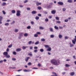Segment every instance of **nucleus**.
I'll use <instances>...</instances> for the list:
<instances>
[{
    "mask_svg": "<svg viewBox=\"0 0 76 76\" xmlns=\"http://www.w3.org/2000/svg\"><path fill=\"white\" fill-rule=\"evenodd\" d=\"M32 44V41H30L28 42V44L29 45H30Z\"/></svg>",
    "mask_w": 76,
    "mask_h": 76,
    "instance_id": "a18cd8bd",
    "label": "nucleus"
},
{
    "mask_svg": "<svg viewBox=\"0 0 76 76\" xmlns=\"http://www.w3.org/2000/svg\"><path fill=\"white\" fill-rule=\"evenodd\" d=\"M45 46L46 48H49L50 47L48 45H45Z\"/></svg>",
    "mask_w": 76,
    "mask_h": 76,
    "instance_id": "7c9ffc66",
    "label": "nucleus"
},
{
    "mask_svg": "<svg viewBox=\"0 0 76 76\" xmlns=\"http://www.w3.org/2000/svg\"><path fill=\"white\" fill-rule=\"evenodd\" d=\"M27 29H31V27L30 26H28L27 27Z\"/></svg>",
    "mask_w": 76,
    "mask_h": 76,
    "instance_id": "c9c22d12",
    "label": "nucleus"
},
{
    "mask_svg": "<svg viewBox=\"0 0 76 76\" xmlns=\"http://www.w3.org/2000/svg\"><path fill=\"white\" fill-rule=\"evenodd\" d=\"M69 44L70 45V47L71 48L73 47H74V45L73 44H72V43L70 42L69 43Z\"/></svg>",
    "mask_w": 76,
    "mask_h": 76,
    "instance_id": "423d86ee",
    "label": "nucleus"
},
{
    "mask_svg": "<svg viewBox=\"0 0 76 76\" xmlns=\"http://www.w3.org/2000/svg\"><path fill=\"white\" fill-rule=\"evenodd\" d=\"M12 44L8 46V48H12Z\"/></svg>",
    "mask_w": 76,
    "mask_h": 76,
    "instance_id": "c85d7f7f",
    "label": "nucleus"
},
{
    "mask_svg": "<svg viewBox=\"0 0 76 76\" xmlns=\"http://www.w3.org/2000/svg\"><path fill=\"white\" fill-rule=\"evenodd\" d=\"M75 39H74V40L75 41V42H76V36H75Z\"/></svg>",
    "mask_w": 76,
    "mask_h": 76,
    "instance_id": "69168bd1",
    "label": "nucleus"
},
{
    "mask_svg": "<svg viewBox=\"0 0 76 76\" xmlns=\"http://www.w3.org/2000/svg\"><path fill=\"white\" fill-rule=\"evenodd\" d=\"M34 49H38V47L37 46L34 47Z\"/></svg>",
    "mask_w": 76,
    "mask_h": 76,
    "instance_id": "13d9d810",
    "label": "nucleus"
},
{
    "mask_svg": "<svg viewBox=\"0 0 76 76\" xmlns=\"http://www.w3.org/2000/svg\"><path fill=\"white\" fill-rule=\"evenodd\" d=\"M45 21L46 22H48V18H47L46 19H45Z\"/></svg>",
    "mask_w": 76,
    "mask_h": 76,
    "instance_id": "3c124183",
    "label": "nucleus"
},
{
    "mask_svg": "<svg viewBox=\"0 0 76 76\" xmlns=\"http://www.w3.org/2000/svg\"><path fill=\"white\" fill-rule=\"evenodd\" d=\"M3 14H4V15H6V13L5 12V11H2Z\"/></svg>",
    "mask_w": 76,
    "mask_h": 76,
    "instance_id": "c03bdc74",
    "label": "nucleus"
},
{
    "mask_svg": "<svg viewBox=\"0 0 76 76\" xmlns=\"http://www.w3.org/2000/svg\"><path fill=\"white\" fill-rule=\"evenodd\" d=\"M37 9L38 10H41V7H38Z\"/></svg>",
    "mask_w": 76,
    "mask_h": 76,
    "instance_id": "58836bf2",
    "label": "nucleus"
},
{
    "mask_svg": "<svg viewBox=\"0 0 76 76\" xmlns=\"http://www.w3.org/2000/svg\"><path fill=\"white\" fill-rule=\"evenodd\" d=\"M66 67H70V65H69L67 64H66L65 65Z\"/></svg>",
    "mask_w": 76,
    "mask_h": 76,
    "instance_id": "aec40b11",
    "label": "nucleus"
},
{
    "mask_svg": "<svg viewBox=\"0 0 76 76\" xmlns=\"http://www.w3.org/2000/svg\"><path fill=\"white\" fill-rule=\"evenodd\" d=\"M11 12L12 13H15L16 11L15 10H12L11 11Z\"/></svg>",
    "mask_w": 76,
    "mask_h": 76,
    "instance_id": "393cba45",
    "label": "nucleus"
},
{
    "mask_svg": "<svg viewBox=\"0 0 76 76\" xmlns=\"http://www.w3.org/2000/svg\"><path fill=\"white\" fill-rule=\"evenodd\" d=\"M28 2V0H26L24 1V3H27Z\"/></svg>",
    "mask_w": 76,
    "mask_h": 76,
    "instance_id": "e2e57ef3",
    "label": "nucleus"
},
{
    "mask_svg": "<svg viewBox=\"0 0 76 76\" xmlns=\"http://www.w3.org/2000/svg\"><path fill=\"white\" fill-rule=\"evenodd\" d=\"M13 54H14V55H16V52L14 51L13 52Z\"/></svg>",
    "mask_w": 76,
    "mask_h": 76,
    "instance_id": "a19ab883",
    "label": "nucleus"
},
{
    "mask_svg": "<svg viewBox=\"0 0 76 76\" xmlns=\"http://www.w3.org/2000/svg\"><path fill=\"white\" fill-rule=\"evenodd\" d=\"M68 20L67 19H65L64 20V21L65 22H68Z\"/></svg>",
    "mask_w": 76,
    "mask_h": 76,
    "instance_id": "09e8293b",
    "label": "nucleus"
},
{
    "mask_svg": "<svg viewBox=\"0 0 76 76\" xmlns=\"http://www.w3.org/2000/svg\"><path fill=\"white\" fill-rule=\"evenodd\" d=\"M16 60V59L15 58H12V61H15V60Z\"/></svg>",
    "mask_w": 76,
    "mask_h": 76,
    "instance_id": "ea45409f",
    "label": "nucleus"
},
{
    "mask_svg": "<svg viewBox=\"0 0 76 76\" xmlns=\"http://www.w3.org/2000/svg\"><path fill=\"white\" fill-rule=\"evenodd\" d=\"M41 41H42V42H44L45 41V39H41Z\"/></svg>",
    "mask_w": 76,
    "mask_h": 76,
    "instance_id": "412c9836",
    "label": "nucleus"
},
{
    "mask_svg": "<svg viewBox=\"0 0 76 76\" xmlns=\"http://www.w3.org/2000/svg\"><path fill=\"white\" fill-rule=\"evenodd\" d=\"M43 13H44V14H48V12L46 11H44Z\"/></svg>",
    "mask_w": 76,
    "mask_h": 76,
    "instance_id": "37998d69",
    "label": "nucleus"
},
{
    "mask_svg": "<svg viewBox=\"0 0 76 76\" xmlns=\"http://www.w3.org/2000/svg\"><path fill=\"white\" fill-rule=\"evenodd\" d=\"M34 37H38V34H34Z\"/></svg>",
    "mask_w": 76,
    "mask_h": 76,
    "instance_id": "72a5a7b5",
    "label": "nucleus"
},
{
    "mask_svg": "<svg viewBox=\"0 0 76 76\" xmlns=\"http://www.w3.org/2000/svg\"><path fill=\"white\" fill-rule=\"evenodd\" d=\"M31 13L33 15H35V14H36V13H37V12L35 11H33Z\"/></svg>",
    "mask_w": 76,
    "mask_h": 76,
    "instance_id": "0eeeda50",
    "label": "nucleus"
},
{
    "mask_svg": "<svg viewBox=\"0 0 76 76\" xmlns=\"http://www.w3.org/2000/svg\"><path fill=\"white\" fill-rule=\"evenodd\" d=\"M56 11L55 10H53L51 12V13L52 14H53V15H54L56 13Z\"/></svg>",
    "mask_w": 76,
    "mask_h": 76,
    "instance_id": "20e7f679",
    "label": "nucleus"
},
{
    "mask_svg": "<svg viewBox=\"0 0 76 76\" xmlns=\"http://www.w3.org/2000/svg\"><path fill=\"white\" fill-rule=\"evenodd\" d=\"M6 4H7L6 2H4L2 3V4L1 5L2 6H5V5H6Z\"/></svg>",
    "mask_w": 76,
    "mask_h": 76,
    "instance_id": "ddd939ff",
    "label": "nucleus"
},
{
    "mask_svg": "<svg viewBox=\"0 0 76 76\" xmlns=\"http://www.w3.org/2000/svg\"><path fill=\"white\" fill-rule=\"evenodd\" d=\"M58 37L59 38L61 39V38H63V36L61 34H59L58 35Z\"/></svg>",
    "mask_w": 76,
    "mask_h": 76,
    "instance_id": "9d476101",
    "label": "nucleus"
},
{
    "mask_svg": "<svg viewBox=\"0 0 76 76\" xmlns=\"http://www.w3.org/2000/svg\"><path fill=\"white\" fill-rule=\"evenodd\" d=\"M54 28L56 29H58V27L57 26H54Z\"/></svg>",
    "mask_w": 76,
    "mask_h": 76,
    "instance_id": "cd10ccee",
    "label": "nucleus"
},
{
    "mask_svg": "<svg viewBox=\"0 0 76 76\" xmlns=\"http://www.w3.org/2000/svg\"><path fill=\"white\" fill-rule=\"evenodd\" d=\"M34 53H37V52H38V50H35L34 51Z\"/></svg>",
    "mask_w": 76,
    "mask_h": 76,
    "instance_id": "6e6d98bb",
    "label": "nucleus"
},
{
    "mask_svg": "<svg viewBox=\"0 0 76 76\" xmlns=\"http://www.w3.org/2000/svg\"><path fill=\"white\" fill-rule=\"evenodd\" d=\"M51 61L52 64L54 65H55V66L59 65L60 64V61H58V62H57V60L55 59L52 60H51Z\"/></svg>",
    "mask_w": 76,
    "mask_h": 76,
    "instance_id": "f257e3e1",
    "label": "nucleus"
},
{
    "mask_svg": "<svg viewBox=\"0 0 76 76\" xmlns=\"http://www.w3.org/2000/svg\"><path fill=\"white\" fill-rule=\"evenodd\" d=\"M50 37L51 38H53L54 37V35L53 34L50 35Z\"/></svg>",
    "mask_w": 76,
    "mask_h": 76,
    "instance_id": "6ab92c4d",
    "label": "nucleus"
},
{
    "mask_svg": "<svg viewBox=\"0 0 76 76\" xmlns=\"http://www.w3.org/2000/svg\"><path fill=\"white\" fill-rule=\"evenodd\" d=\"M3 20V17L2 16H0V22H1Z\"/></svg>",
    "mask_w": 76,
    "mask_h": 76,
    "instance_id": "4be33fe9",
    "label": "nucleus"
},
{
    "mask_svg": "<svg viewBox=\"0 0 76 76\" xmlns=\"http://www.w3.org/2000/svg\"><path fill=\"white\" fill-rule=\"evenodd\" d=\"M35 19L36 20H38V19H39V17L38 16H36Z\"/></svg>",
    "mask_w": 76,
    "mask_h": 76,
    "instance_id": "bb28decb",
    "label": "nucleus"
},
{
    "mask_svg": "<svg viewBox=\"0 0 76 76\" xmlns=\"http://www.w3.org/2000/svg\"><path fill=\"white\" fill-rule=\"evenodd\" d=\"M15 23V21H13V22L11 23V25H13V24Z\"/></svg>",
    "mask_w": 76,
    "mask_h": 76,
    "instance_id": "4c0bfd02",
    "label": "nucleus"
},
{
    "mask_svg": "<svg viewBox=\"0 0 76 76\" xmlns=\"http://www.w3.org/2000/svg\"><path fill=\"white\" fill-rule=\"evenodd\" d=\"M58 4L59 5H63V2H58Z\"/></svg>",
    "mask_w": 76,
    "mask_h": 76,
    "instance_id": "39448f33",
    "label": "nucleus"
},
{
    "mask_svg": "<svg viewBox=\"0 0 76 76\" xmlns=\"http://www.w3.org/2000/svg\"><path fill=\"white\" fill-rule=\"evenodd\" d=\"M56 23H60L61 22H60V21H56Z\"/></svg>",
    "mask_w": 76,
    "mask_h": 76,
    "instance_id": "de8ad7c7",
    "label": "nucleus"
},
{
    "mask_svg": "<svg viewBox=\"0 0 76 76\" xmlns=\"http://www.w3.org/2000/svg\"><path fill=\"white\" fill-rule=\"evenodd\" d=\"M39 44V41H38L35 43V45H38V44Z\"/></svg>",
    "mask_w": 76,
    "mask_h": 76,
    "instance_id": "c756f323",
    "label": "nucleus"
},
{
    "mask_svg": "<svg viewBox=\"0 0 76 76\" xmlns=\"http://www.w3.org/2000/svg\"><path fill=\"white\" fill-rule=\"evenodd\" d=\"M37 34H41V33H40V32H37Z\"/></svg>",
    "mask_w": 76,
    "mask_h": 76,
    "instance_id": "774afa93",
    "label": "nucleus"
},
{
    "mask_svg": "<svg viewBox=\"0 0 76 76\" xmlns=\"http://www.w3.org/2000/svg\"><path fill=\"white\" fill-rule=\"evenodd\" d=\"M23 72H27V69H24L23 70Z\"/></svg>",
    "mask_w": 76,
    "mask_h": 76,
    "instance_id": "338daca9",
    "label": "nucleus"
},
{
    "mask_svg": "<svg viewBox=\"0 0 76 76\" xmlns=\"http://www.w3.org/2000/svg\"><path fill=\"white\" fill-rule=\"evenodd\" d=\"M49 30L51 32H53V28L51 27L49 28Z\"/></svg>",
    "mask_w": 76,
    "mask_h": 76,
    "instance_id": "f8f14e48",
    "label": "nucleus"
},
{
    "mask_svg": "<svg viewBox=\"0 0 76 76\" xmlns=\"http://www.w3.org/2000/svg\"><path fill=\"white\" fill-rule=\"evenodd\" d=\"M48 48V49H47V51H50L51 50V48L50 47Z\"/></svg>",
    "mask_w": 76,
    "mask_h": 76,
    "instance_id": "4468645a",
    "label": "nucleus"
},
{
    "mask_svg": "<svg viewBox=\"0 0 76 76\" xmlns=\"http://www.w3.org/2000/svg\"><path fill=\"white\" fill-rule=\"evenodd\" d=\"M40 29L43 30L44 29V28L42 26H40L39 27Z\"/></svg>",
    "mask_w": 76,
    "mask_h": 76,
    "instance_id": "a878e982",
    "label": "nucleus"
},
{
    "mask_svg": "<svg viewBox=\"0 0 76 76\" xmlns=\"http://www.w3.org/2000/svg\"><path fill=\"white\" fill-rule=\"evenodd\" d=\"M28 46H23L22 47V48L23 50H25L26 49V48H28Z\"/></svg>",
    "mask_w": 76,
    "mask_h": 76,
    "instance_id": "6e6552de",
    "label": "nucleus"
},
{
    "mask_svg": "<svg viewBox=\"0 0 76 76\" xmlns=\"http://www.w3.org/2000/svg\"><path fill=\"white\" fill-rule=\"evenodd\" d=\"M5 26H8V25H9V23H7L5 24Z\"/></svg>",
    "mask_w": 76,
    "mask_h": 76,
    "instance_id": "2f4dec72",
    "label": "nucleus"
},
{
    "mask_svg": "<svg viewBox=\"0 0 76 76\" xmlns=\"http://www.w3.org/2000/svg\"><path fill=\"white\" fill-rule=\"evenodd\" d=\"M19 31V30L18 29H15V32H18Z\"/></svg>",
    "mask_w": 76,
    "mask_h": 76,
    "instance_id": "e433bc0d",
    "label": "nucleus"
},
{
    "mask_svg": "<svg viewBox=\"0 0 76 76\" xmlns=\"http://www.w3.org/2000/svg\"><path fill=\"white\" fill-rule=\"evenodd\" d=\"M41 5V3L37 2L36 3V5L37 6H38L39 5Z\"/></svg>",
    "mask_w": 76,
    "mask_h": 76,
    "instance_id": "2eb2a0df",
    "label": "nucleus"
},
{
    "mask_svg": "<svg viewBox=\"0 0 76 76\" xmlns=\"http://www.w3.org/2000/svg\"><path fill=\"white\" fill-rule=\"evenodd\" d=\"M38 16L41 17V16L42 15L41 14H38Z\"/></svg>",
    "mask_w": 76,
    "mask_h": 76,
    "instance_id": "4d7b16f0",
    "label": "nucleus"
},
{
    "mask_svg": "<svg viewBox=\"0 0 76 76\" xmlns=\"http://www.w3.org/2000/svg\"><path fill=\"white\" fill-rule=\"evenodd\" d=\"M28 66H31V65H32V63L31 62H29L28 63Z\"/></svg>",
    "mask_w": 76,
    "mask_h": 76,
    "instance_id": "f704fd0d",
    "label": "nucleus"
},
{
    "mask_svg": "<svg viewBox=\"0 0 76 76\" xmlns=\"http://www.w3.org/2000/svg\"><path fill=\"white\" fill-rule=\"evenodd\" d=\"M21 49H20V48H18V49H16V51L17 52H18L19 51H21Z\"/></svg>",
    "mask_w": 76,
    "mask_h": 76,
    "instance_id": "1a4fd4ad",
    "label": "nucleus"
},
{
    "mask_svg": "<svg viewBox=\"0 0 76 76\" xmlns=\"http://www.w3.org/2000/svg\"><path fill=\"white\" fill-rule=\"evenodd\" d=\"M40 51L41 52H44V49H41L40 50Z\"/></svg>",
    "mask_w": 76,
    "mask_h": 76,
    "instance_id": "473e14b6",
    "label": "nucleus"
},
{
    "mask_svg": "<svg viewBox=\"0 0 76 76\" xmlns=\"http://www.w3.org/2000/svg\"><path fill=\"white\" fill-rule=\"evenodd\" d=\"M29 57H27L26 58H25V61H28V60H29Z\"/></svg>",
    "mask_w": 76,
    "mask_h": 76,
    "instance_id": "9b49d317",
    "label": "nucleus"
},
{
    "mask_svg": "<svg viewBox=\"0 0 76 76\" xmlns=\"http://www.w3.org/2000/svg\"><path fill=\"white\" fill-rule=\"evenodd\" d=\"M67 1L68 3H72V2H73V1L72 0H68Z\"/></svg>",
    "mask_w": 76,
    "mask_h": 76,
    "instance_id": "dca6fc26",
    "label": "nucleus"
},
{
    "mask_svg": "<svg viewBox=\"0 0 76 76\" xmlns=\"http://www.w3.org/2000/svg\"><path fill=\"white\" fill-rule=\"evenodd\" d=\"M53 74V75H55L56 76H57V74H56V73L54 72H53L52 73Z\"/></svg>",
    "mask_w": 76,
    "mask_h": 76,
    "instance_id": "8fccbe9b",
    "label": "nucleus"
},
{
    "mask_svg": "<svg viewBox=\"0 0 76 76\" xmlns=\"http://www.w3.org/2000/svg\"><path fill=\"white\" fill-rule=\"evenodd\" d=\"M28 55L29 56H32V53H28Z\"/></svg>",
    "mask_w": 76,
    "mask_h": 76,
    "instance_id": "bf43d9fd",
    "label": "nucleus"
},
{
    "mask_svg": "<svg viewBox=\"0 0 76 76\" xmlns=\"http://www.w3.org/2000/svg\"><path fill=\"white\" fill-rule=\"evenodd\" d=\"M31 25H34V22L31 21Z\"/></svg>",
    "mask_w": 76,
    "mask_h": 76,
    "instance_id": "49530a36",
    "label": "nucleus"
},
{
    "mask_svg": "<svg viewBox=\"0 0 76 76\" xmlns=\"http://www.w3.org/2000/svg\"><path fill=\"white\" fill-rule=\"evenodd\" d=\"M21 38H22V37L20 36H19V37H18V39H21Z\"/></svg>",
    "mask_w": 76,
    "mask_h": 76,
    "instance_id": "0e129e2a",
    "label": "nucleus"
},
{
    "mask_svg": "<svg viewBox=\"0 0 76 76\" xmlns=\"http://www.w3.org/2000/svg\"><path fill=\"white\" fill-rule=\"evenodd\" d=\"M19 36L22 37L23 36V33H20L19 34Z\"/></svg>",
    "mask_w": 76,
    "mask_h": 76,
    "instance_id": "5701e85b",
    "label": "nucleus"
},
{
    "mask_svg": "<svg viewBox=\"0 0 76 76\" xmlns=\"http://www.w3.org/2000/svg\"><path fill=\"white\" fill-rule=\"evenodd\" d=\"M59 29H63V27L59 26Z\"/></svg>",
    "mask_w": 76,
    "mask_h": 76,
    "instance_id": "864d4df0",
    "label": "nucleus"
},
{
    "mask_svg": "<svg viewBox=\"0 0 76 76\" xmlns=\"http://www.w3.org/2000/svg\"><path fill=\"white\" fill-rule=\"evenodd\" d=\"M56 20H59V18L58 17H56Z\"/></svg>",
    "mask_w": 76,
    "mask_h": 76,
    "instance_id": "79ce46f5",
    "label": "nucleus"
},
{
    "mask_svg": "<svg viewBox=\"0 0 76 76\" xmlns=\"http://www.w3.org/2000/svg\"><path fill=\"white\" fill-rule=\"evenodd\" d=\"M72 42L73 44H76V41H75V40H72Z\"/></svg>",
    "mask_w": 76,
    "mask_h": 76,
    "instance_id": "f3484780",
    "label": "nucleus"
},
{
    "mask_svg": "<svg viewBox=\"0 0 76 76\" xmlns=\"http://www.w3.org/2000/svg\"><path fill=\"white\" fill-rule=\"evenodd\" d=\"M70 75L71 76H73V75H75V72H72L70 73Z\"/></svg>",
    "mask_w": 76,
    "mask_h": 76,
    "instance_id": "a211bd4d",
    "label": "nucleus"
},
{
    "mask_svg": "<svg viewBox=\"0 0 76 76\" xmlns=\"http://www.w3.org/2000/svg\"><path fill=\"white\" fill-rule=\"evenodd\" d=\"M3 55L6 56V58H10V55L8 54V53L7 52H4L3 53Z\"/></svg>",
    "mask_w": 76,
    "mask_h": 76,
    "instance_id": "f03ea898",
    "label": "nucleus"
},
{
    "mask_svg": "<svg viewBox=\"0 0 76 76\" xmlns=\"http://www.w3.org/2000/svg\"><path fill=\"white\" fill-rule=\"evenodd\" d=\"M68 38H69V37L67 36H66L65 37V39H67Z\"/></svg>",
    "mask_w": 76,
    "mask_h": 76,
    "instance_id": "052dcab7",
    "label": "nucleus"
},
{
    "mask_svg": "<svg viewBox=\"0 0 76 76\" xmlns=\"http://www.w3.org/2000/svg\"><path fill=\"white\" fill-rule=\"evenodd\" d=\"M24 37H28V34L27 33H25L24 34Z\"/></svg>",
    "mask_w": 76,
    "mask_h": 76,
    "instance_id": "b1692460",
    "label": "nucleus"
},
{
    "mask_svg": "<svg viewBox=\"0 0 76 76\" xmlns=\"http://www.w3.org/2000/svg\"><path fill=\"white\" fill-rule=\"evenodd\" d=\"M7 51V52H9V48H7V50H6Z\"/></svg>",
    "mask_w": 76,
    "mask_h": 76,
    "instance_id": "680f3d73",
    "label": "nucleus"
},
{
    "mask_svg": "<svg viewBox=\"0 0 76 76\" xmlns=\"http://www.w3.org/2000/svg\"><path fill=\"white\" fill-rule=\"evenodd\" d=\"M21 12L20 10H18L17 11V13L16 15L17 16H20V13Z\"/></svg>",
    "mask_w": 76,
    "mask_h": 76,
    "instance_id": "7ed1b4c3",
    "label": "nucleus"
},
{
    "mask_svg": "<svg viewBox=\"0 0 76 76\" xmlns=\"http://www.w3.org/2000/svg\"><path fill=\"white\" fill-rule=\"evenodd\" d=\"M32 69H38V68H35V67H33L32 68Z\"/></svg>",
    "mask_w": 76,
    "mask_h": 76,
    "instance_id": "5fc2aeb1",
    "label": "nucleus"
},
{
    "mask_svg": "<svg viewBox=\"0 0 76 76\" xmlns=\"http://www.w3.org/2000/svg\"><path fill=\"white\" fill-rule=\"evenodd\" d=\"M31 71V70H30V69H27V72H29L30 71Z\"/></svg>",
    "mask_w": 76,
    "mask_h": 76,
    "instance_id": "603ef678",
    "label": "nucleus"
}]
</instances>
